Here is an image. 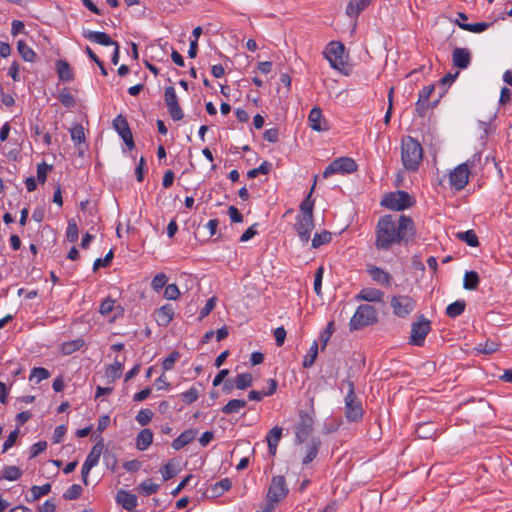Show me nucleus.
I'll return each instance as SVG.
<instances>
[{
	"label": "nucleus",
	"mask_w": 512,
	"mask_h": 512,
	"mask_svg": "<svg viewBox=\"0 0 512 512\" xmlns=\"http://www.w3.org/2000/svg\"><path fill=\"white\" fill-rule=\"evenodd\" d=\"M319 447H320V440L319 439L312 438L309 441V443L306 445L305 457L302 460V463L304 465L309 464L310 462H312L316 458V456L318 454V451H319Z\"/></svg>",
	"instance_id": "nucleus-26"
},
{
	"label": "nucleus",
	"mask_w": 512,
	"mask_h": 512,
	"mask_svg": "<svg viewBox=\"0 0 512 512\" xmlns=\"http://www.w3.org/2000/svg\"><path fill=\"white\" fill-rule=\"evenodd\" d=\"M52 169L51 165L41 162L37 165V179L39 182L44 183L46 181L47 172Z\"/></svg>",
	"instance_id": "nucleus-62"
},
{
	"label": "nucleus",
	"mask_w": 512,
	"mask_h": 512,
	"mask_svg": "<svg viewBox=\"0 0 512 512\" xmlns=\"http://www.w3.org/2000/svg\"><path fill=\"white\" fill-rule=\"evenodd\" d=\"M79 229L74 220L68 221L66 229V238L69 242H76L78 240Z\"/></svg>",
	"instance_id": "nucleus-53"
},
{
	"label": "nucleus",
	"mask_w": 512,
	"mask_h": 512,
	"mask_svg": "<svg viewBox=\"0 0 512 512\" xmlns=\"http://www.w3.org/2000/svg\"><path fill=\"white\" fill-rule=\"evenodd\" d=\"M50 375L51 374L48 369L43 367H34L30 372L29 380L34 384H39L41 381L48 379Z\"/></svg>",
	"instance_id": "nucleus-37"
},
{
	"label": "nucleus",
	"mask_w": 512,
	"mask_h": 512,
	"mask_svg": "<svg viewBox=\"0 0 512 512\" xmlns=\"http://www.w3.org/2000/svg\"><path fill=\"white\" fill-rule=\"evenodd\" d=\"M215 305H216V297L209 298L206 301L204 307H202L199 312L200 318L202 319V318L207 317L211 313V311L214 309Z\"/></svg>",
	"instance_id": "nucleus-63"
},
{
	"label": "nucleus",
	"mask_w": 512,
	"mask_h": 512,
	"mask_svg": "<svg viewBox=\"0 0 512 512\" xmlns=\"http://www.w3.org/2000/svg\"><path fill=\"white\" fill-rule=\"evenodd\" d=\"M323 274H324V269H323V267H319V268L316 270L315 275H314L313 289H314V292H315L318 296H321V295H322L321 288H322Z\"/></svg>",
	"instance_id": "nucleus-59"
},
{
	"label": "nucleus",
	"mask_w": 512,
	"mask_h": 512,
	"mask_svg": "<svg viewBox=\"0 0 512 512\" xmlns=\"http://www.w3.org/2000/svg\"><path fill=\"white\" fill-rule=\"evenodd\" d=\"M384 293L376 288H363L355 295V300L380 303L383 301Z\"/></svg>",
	"instance_id": "nucleus-19"
},
{
	"label": "nucleus",
	"mask_w": 512,
	"mask_h": 512,
	"mask_svg": "<svg viewBox=\"0 0 512 512\" xmlns=\"http://www.w3.org/2000/svg\"><path fill=\"white\" fill-rule=\"evenodd\" d=\"M153 442V433L150 429L141 430L136 437V448L139 451L146 450Z\"/></svg>",
	"instance_id": "nucleus-25"
},
{
	"label": "nucleus",
	"mask_w": 512,
	"mask_h": 512,
	"mask_svg": "<svg viewBox=\"0 0 512 512\" xmlns=\"http://www.w3.org/2000/svg\"><path fill=\"white\" fill-rule=\"evenodd\" d=\"M104 445L102 442L96 443L90 450L89 454L86 457L85 462L89 463L92 466H97L100 460V456L103 452Z\"/></svg>",
	"instance_id": "nucleus-35"
},
{
	"label": "nucleus",
	"mask_w": 512,
	"mask_h": 512,
	"mask_svg": "<svg viewBox=\"0 0 512 512\" xmlns=\"http://www.w3.org/2000/svg\"><path fill=\"white\" fill-rule=\"evenodd\" d=\"M415 203L413 197L406 191L397 190L386 194L381 200V205L394 211H403Z\"/></svg>",
	"instance_id": "nucleus-5"
},
{
	"label": "nucleus",
	"mask_w": 512,
	"mask_h": 512,
	"mask_svg": "<svg viewBox=\"0 0 512 512\" xmlns=\"http://www.w3.org/2000/svg\"><path fill=\"white\" fill-rule=\"evenodd\" d=\"M317 356H318V343H317V341H314L311 344L307 354L303 358V362H302L303 367L310 368L314 364L315 360L317 359Z\"/></svg>",
	"instance_id": "nucleus-39"
},
{
	"label": "nucleus",
	"mask_w": 512,
	"mask_h": 512,
	"mask_svg": "<svg viewBox=\"0 0 512 512\" xmlns=\"http://www.w3.org/2000/svg\"><path fill=\"white\" fill-rule=\"evenodd\" d=\"M139 489L141 493H143L146 496H149L158 491L159 485L151 480H145L139 485Z\"/></svg>",
	"instance_id": "nucleus-52"
},
{
	"label": "nucleus",
	"mask_w": 512,
	"mask_h": 512,
	"mask_svg": "<svg viewBox=\"0 0 512 512\" xmlns=\"http://www.w3.org/2000/svg\"><path fill=\"white\" fill-rule=\"evenodd\" d=\"M459 238L470 247H476L479 244L478 237L473 230L459 233Z\"/></svg>",
	"instance_id": "nucleus-49"
},
{
	"label": "nucleus",
	"mask_w": 512,
	"mask_h": 512,
	"mask_svg": "<svg viewBox=\"0 0 512 512\" xmlns=\"http://www.w3.org/2000/svg\"><path fill=\"white\" fill-rule=\"evenodd\" d=\"M434 87L431 85L424 86L422 90L419 92L418 101L416 103L417 109L424 108L425 104L428 102Z\"/></svg>",
	"instance_id": "nucleus-47"
},
{
	"label": "nucleus",
	"mask_w": 512,
	"mask_h": 512,
	"mask_svg": "<svg viewBox=\"0 0 512 512\" xmlns=\"http://www.w3.org/2000/svg\"><path fill=\"white\" fill-rule=\"evenodd\" d=\"M271 163L264 161L257 168L251 169L247 172L248 178H254L259 174H268L271 170Z\"/></svg>",
	"instance_id": "nucleus-51"
},
{
	"label": "nucleus",
	"mask_w": 512,
	"mask_h": 512,
	"mask_svg": "<svg viewBox=\"0 0 512 512\" xmlns=\"http://www.w3.org/2000/svg\"><path fill=\"white\" fill-rule=\"evenodd\" d=\"M17 50L24 61H26V62L34 61V59L36 57V53L24 41H22V40L18 41Z\"/></svg>",
	"instance_id": "nucleus-38"
},
{
	"label": "nucleus",
	"mask_w": 512,
	"mask_h": 512,
	"mask_svg": "<svg viewBox=\"0 0 512 512\" xmlns=\"http://www.w3.org/2000/svg\"><path fill=\"white\" fill-rule=\"evenodd\" d=\"M115 500L117 504L121 505L127 511L133 510L138 505L137 496L123 489L117 492Z\"/></svg>",
	"instance_id": "nucleus-18"
},
{
	"label": "nucleus",
	"mask_w": 512,
	"mask_h": 512,
	"mask_svg": "<svg viewBox=\"0 0 512 512\" xmlns=\"http://www.w3.org/2000/svg\"><path fill=\"white\" fill-rule=\"evenodd\" d=\"M113 128L118 133V135L121 137V139L124 141V143L127 145V147L131 150L135 147V143L133 140V135L130 130L129 124L127 119L120 115H117L113 122H112Z\"/></svg>",
	"instance_id": "nucleus-14"
},
{
	"label": "nucleus",
	"mask_w": 512,
	"mask_h": 512,
	"mask_svg": "<svg viewBox=\"0 0 512 512\" xmlns=\"http://www.w3.org/2000/svg\"><path fill=\"white\" fill-rule=\"evenodd\" d=\"M423 159V149L419 141L411 136H406L401 143L402 164L408 171H417Z\"/></svg>",
	"instance_id": "nucleus-2"
},
{
	"label": "nucleus",
	"mask_w": 512,
	"mask_h": 512,
	"mask_svg": "<svg viewBox=\"0 0 512 512\" xmlns=\"http://www.w3.org/2000/svg\"><path fill=\"white\" fill-rule=\"evenodd\" d=\"M231 486V480L229 478H223L211 486V491L214 496H220L224 492L228 491Z\"/></svg>",
	"instance_id": "nucleus-43"
},
{
	"label": "nucleus",
	"mask_w": 512,
	"mask_h": 512,
	"mask_svg": "<svg viewBox=\"0 0 512 512\" xmlns=\"http://www.w3.org/2000/svg\"><path fill=\"white\" fill-rule=\"evenodd\" d=\"M452 61L455 67L466 69L471 61V54L467 48H455L452 53Z\"/></svg>",
	"instance_id": "nucleus-20"
},
{
	"label": "nucleus",
	"mask_w": 512,
	"mask_h": 512,
	"mask_svg": "<svg viewBox=\"0 0 512 512\" xmlns=\"http://www.w3.org/2000/svg\"><path fill=\"white\" fill-rule=\"evenodd\" d=\"M153 412L150 409H141L136 415V421L141 426H146L153 418Z\"/></svg>",
	"instance_id": "nucleus-54"
},
{
	"label": "nucleus",
	"mask_w": 512,
	"mask_h": 512,
	"mask_svg": "<svg viewBox=\"0 0 512 512\" xmlns=\"http://www.w3.org/2000/svg\"><path fill=\"white\" fill-rule=\"evenodd\" d=\"M282 436V428L275 426L269 430L266 435L268 451L271 456H274L277 452V446Z\"/></svg>",
	"instance_id": "nucleus-23"
},
{
	"label": "nucleus",
	"mask_w": 512,
	"mask_h": 512,
	"mask_svg": "<svg viewBox=\"0 0 512 512\" xmlns=\"http://www.w3.org/2000/svg\"><path fill=\"white\" fill-rule=\"evenodd\" d=\"M431 330V322L423 315L417 318V321L411 324V333L409 342L410 344L422 347L425 343V338Z\"/></svg>",
	"instance_id": "nucleus-7"
},
{
	"label": "nucleus",
	"mask_w": 512,
	"mask_h": 512,
	"mask_svg": "<svg viewBox=\"0 0 512 512\" xmlns=\"http://www.w3.org/2000/svg\"><path fill=\"white\" fill-rule=\"evenodd\" d=\"M465 306L463 300H457L447 306L446 314L451 318H456L464 312Z\"/></svg>",
	"instance_id": "nucleus-40"
},
{
	"label": "nucleus",
	"mask_w": 512,
	"mask_h": 512,
	"mask_svg": "<svg viewBox=\"0 0 512 512\" xmlns=\"http://www.w3.org/2000/svg\"><path fill=\"white\" fill-rule=\"evenodd\" d=\"M162 478L164 481L170 480L177 474V469L171 463H167L161 469Z\"/></svg>",
	"instance_id": "nucleus-64"
},
{
	"label": "nucleus",
	"mask_w": 512,
	"mask_h": 512,
	"mask_svg": "<svg viewBox=\"0 0 512 512\" xmlns=\"http://www.w3.org/2000/svg\"><path fill=\"white\" fill-rule=\"evenodd\" d=\"M367 273L369 274L371 279L377 284L388 287L392 283V276L380 267H377L375 265H368Z\"/></svg>",
	"instance_id": "nucleus-17"
},
{
	"label": "nucleus",
	"mask_w": 512,
	"mask_h": 512,
	"mask_svg": "<svg viewBox=\"0 0 512 512\" xmlns=\"http://www.w3.org/2000/svg\"><path fill=\"white\" fill-rule=\"evenodd\" d=\"M123 371V363L118 360H115L114 363L110 364L105 371V376L108 382H114L118 379Z\"/></svg>",
	"instance_id": "nucleus-32"
},
{
	"label": "nucleus",
	"mask_w": 512,
	"mask_h": 512,
	"mask_svg": "<svg viewBox=\"0 0 512 512\" xmlns=\"http://www.w3.org/2000/svg\"><path fill=\"white\" fill-rule=\"evenodd\" d=\"M82 494V487L78 484L71 485L63 494V497L67 500H75Z\"/></svg>",
	"instance_id": "nucleus-55"
},
{
	"label": "nucleus",
	"mask_w": 512,
	"mask_h": 512,
	"mask_svg": "<svg viewBox=\"0 0 512 512\" xmlns=\"http://www.w3.org/2000/svg\"><path fill=\"white\" fill-rule=\"evenodd\" d=\"M313 189H314V186L311 188L310 192L307 194V196L301 202L300 212L298 215L313 216V209H314V200L312 199Z\"/></svg>",
	"instance_id": "nucleus-36"
},
{
	"label": "nucleus",
	"mask_w": 512,
	"mask_h": 512,
	"mask_svg": "<svg viewBox=\"0 0 512 512\" xmlns=\"http://www.w3.org/2000/svg\"><path fill=\"white\" fill-rule=\"evenodd\" d=\"M415 236L414 222L411 217L384 215L378 219L375 227V247L387 251L394 245L408 243Z\"/></svg>",
	"instance_id": "nucleus-1"
},
{
	"label": "nucleus",
	"mask_w": 512,
	"mask_h": 512,
	"mask_svg": "<svg viewBox=\"0 0 512 512\" xmlns=\"http://www.w3.org/2000/svg\"><path fill=\"white\" fill-rule=\"evenodd\" d=\"M417 436L421 439H430L436 433V426L434 423L425 422L418 425L415 430Z\"/></svg>",
	"instance_id": "nucleus-31"
},
{
	"label": "nucleus",
	"mask_w": 512,
	"mask_h": 512,
	"mask_svg": "<svg viewBox=\"0 0 512 512\" xmlns=\"http://www.w3.org/2000/svg\"><path fill=\"white\" fill-rule=\"evenodd\" d=\"M456 23L460 28H462L466 31H469V32H473V33H481L489 27V24L486 22H477L474 24H468V23H463V22H460L459 20H456Z\"/></svg>",
	"instance_id": "nucleus-42"
},
{
	"label": "nucleus",
	"mask_w": 512,
	"mask_h": 512,
	"mask_svg": "<svg viewBox=\"0 0 512 512\" xmlns=\"http://www.w3.org/2000/svg\"><path fill=\"white\" fill-rule=\"evenodd\" d=\"M308 125L316 132H326L330 129L329 122L323 116L322 110L315 106L313 107L308 115Z\"/></svg>",
	"instance_id": "nucleus-16"
},
{
	"label": "nucleus",
	"mask_w": 512,
	"mask_h": 512,
	"mask_svg": "<svg viewBox=\"0 0 512 512\" xmlns=\"http://www.w3.org/2000/svg\"><path fill=\"white\" fill-rule=\"evenodd\" d=\"M480 282V278L477 272L475 271H466L463 278V288L466 290H475L477 289Z\"/></svg>",
	"instance_id": "nucleus-33"
},
{
	"label": "nucleus",
	"mask_w": 512,
	"mask_h": 512,
	"mask_svg": "<svg viewBox=\"0 0 512 512\" xmlns=\"http://www.w3.org/2000/svg\"><path fill=\"white\" fill-rule=\"evenodd\" d=\"M332 240V234L329 231H322L321 233H316L312 238V247L319 248L320 246L329 243Z\"/></svg>",
	"instance_id": "nucleus-44"
},
{
	"label": "nucleus",
	"mask_w": 512,
	"mask_h": 512,
	"mask_svg": "<svg viewBox=\"0 0 512 512\" xmlns=\"http://www.w3.org/2000/svg\"><path fill=\"white\" fill-rule=\"evenodd\" d=\"M182 401L186 404H192L199 397V390L195 386L190 387L187 391L180 394Z\"/></svg>",
	"instance_id": "nucleus-48"
},
{
	"label": "nucleus",
	"mask_w": 512,
	"mask_h": 512,
	"mask_svg": "<svg viewBox=\"0 0 512 512\" xmlns=\"http://www.w3.org/2000/svg\"><path fill=\"white\" fill-rule=\"evenodd\" d=\"M58 99L66 108H71L75 105V99L67 89L59 93Z\"/></svg>",
	"instance_id": "nucleus-56"
},
{
	"label": "nucleus",
	"mask_w": 512,
	"mask_h": 512,
	"mask_svg": "<svg viewBox=\"0 0 512 512\" xmlns=\"http://www.w3.org/2000/svg\"><path fill=\"white\" fill-rule=\"evenodd\" d=\"M469 181L468 163L459 164L449 174L450 186L456 190H462Z\"/></svg>",
	"instance_id": "nucleus-11"
},
{
	"label": "nucleus",
	"mask_w": 512,
	"mask_h": 512,
	"mask_svg": "<svg viewBox=\"0 0 512 512\" xmlns=\"http://www.w3.org/2000/svg\"><path fill=\"white\" fill-rule=\"evenodd\" d=\"M180 295L179 288L176 284H168L165 286L164 297L168 300H176Z\"/></svg>",
	"instance_id": "nucleus-60"
},
{
	"label": "nucleus",
	"mask_w": 512,
	"mask_h": 512,
	"mask_svg": "<svg viewBox=\"0 0 512 512\" xmlns=\"http://www.w3.org/2000/svg\"><path fill=\"white\" fill-rule=\"evenodd\" d=\"M348 391L344 398L345 417L348 422H360L364 415V409L361 401L355 394L354 383L347 381Z\"/></svg>",
	"instance_id": "nucleus-3"
},
{
	"label": "nucleus",
	"mask_w": 512,
	"mask_h": 512,
	"mask_svg": "<svg viewBox=\"0 0 512 512\" xmlns=\"http://www.w3.org/2000/svg\"><path fill=\"white\" fill-rule=\"evenodd\" d=\"M56 69L59 79L63 82H70L73 79V73L70 65L64 60L56 62Z\"/></svg>",
	"instance_id": "nucleus-30"
},
{
	"label": "nucleus",
	"mask_w": 512,
	"mask_h": 512,
	"mask_svg": "<svg viewBox=\"0 0 512 512\" xmlns=\"http://www.w3.org/2000/svg\"><path fill=\"white\" fill-rule=\"evenodd\" d=\"M83 36L89 41L99 45L110 46L115 44V41H113L111 37L105 32L87 30L83 32Z\"/></svg>",
	"instance_id": "nucleus-21"
},
{
	"label": "nucleus",
	"mask_w": 512,
	"mask_h": 512,
	"mask_svg": "<svg viewBox=\"0 0 512 512\" xmlns=\"http://www.w3.org/2000/svg\"><path fill=\"white\" fill-rule=\"evenodd\" d=\"M85 342L82 338L66 341L61 345V352L64 355H70L84 346Z\"/></svg>",
	"instance_id": "nucleus-34"
},
{
	"label": "nucleus",
	"mask_w": 512,
	"mask_h": 512,
	"mask_svg": "<svg viewBox=\"0 0 512 512\" xmlns=\"http://www.w3.org/2000/svg\"><path fill=\"white\" fill-rule=\"evenodd\" d=\"M357 170L356 162L350 157H339L333 160L323 171V177L334 174H351Z\"/></svg>",
	"instance_id": "nucleus-8"
},
{
	"label": "nucleus",
	"mask_w": 512,
	"mask_h": 512,
	"mask_svg": "<svg viewBox=\"0 0 512 512\" xmlns=\"http://www.w3.org/2000/svg\"><path fill=\"white\" fill-rule=\"evenodd\" d=\"M71 139L75 144H80L85 141L84 129L81 125L74 126L70 130Z\"/></svg>",
	"instance_id": "nucleus-58"
},
{
	"label": "nucleus",
	"mask_w": 512,
	"mask_h": 512,
	"mask_svg": "<svg viewBox=\"0 0 512 512\" xmlns=\"http://www.w3.org/2000/svg\"><path fill=\"white\" fill-rule=\"evenodd\" d=\"M268 384L271 385V389H267L264 391H256L252 390L248 393V398L251 401H261L264 397L271 396L275 393L277 389V382L274 379H269Z\"/></svg>",
	"instance_id": "nucleus-27"
},
{
	"label": "nucleus",
	"mask_w": 512,
	"mask_h": 512,
	"mask_svg": "<svg viewBox=\"0 0 512 512\" xmlns=\"http://www.w3.org/2000/svg\"><path fill=\"white\" fill-rule=\"evenodd\" d=\"M253 377L251 373H241L234 379L235 388L244 390L252 385Z\"/></svg>",
	"instance_id": "nucleus-41"
},
{
	"label": "nucleus",
	"mask_w": 512,
	"mask_h": 512,
	"mask_svg": "<svg viewBox=\"0 0 512 512\" xmlns=\"http://www.w3.org/2000/svg\"><path fill=\"white\" fill-rule=\"evenodd\" d=\"M166 282V275L164 273H158L153 277L151 287L154 291L159 292L163 287H165Z\"/></svg>",
	"instance_id": "nucleus-57"
},
{
	"label": "nucleus",
	"mask_w": 512,
	"mask_h": 512,
	"mask_svg": "<svg viewBox=\"0 0 512 512\" xmlns=\"http://www.w3.org/2000/svg\"><path fill=\"white\" fill-rule=\"evenodd\" d=\"M180 358V353L178 351H172L166 356L162 361V368L164 371L172 370L176 361Z\"/></svg>",
	"instance_id": "nucleus-50"
},
{
	"label": "nucleus",
	"mask_w": 512,
	"mask_h": 512,
	"mask_svg": "<svg viewBox=\"0 0 512 512\" xmlns=\"http://www.w3.org/2000/svg\"><path fill=\"white\" fill-rule=\"evenodd\" d=\"M174 314V307L172 304H165L161 306L156 312L158 324L167 326L173 320Z\"/></svg>",
	"instance_id": "nucleus-24"
},
{
	"label": "nucleus",
	"mask_w": 512,
	"mask_h": 512,
	"mask_svg": "<svg viewBox=\"0 0 512 512\" xmlns=\"http://www.w3.org/2000/svg\"><path fill=\"white\" fill-rule=\"evenodd\" d=\"M289 488L285 477L282 475L273 476L269 484L266 500L279 504L288 495Z\"/></svg>",
	"instance_id": "nucleus-9"
},
{
	"label": "nucleus",
	"mask_w": 512,
	"mask_h": 512,
	"mask_svg": "<svg viewBox=\"0 0 512 512\" xmlns=\"http://www.w3.org/2000/svg\"><path fill=\"white\" fill-rule=\"evenodd\" d=\"M378 320L377 310L368 304H362L357 307L355 313L349 321L351 331L359 330L369 325H373Z\"/></svg>",
	"instance_id": "nucleus-4"
},
{
	"label": "nucleus",
	"mask_w": 512,
	"mask_h": 512,
	"mask_svg": "<svg viewBox=\"0 0 512 512\" xmlns=\"http://www.w3.org/2000/svg\"><path fill=\"white\" fill-rule=\"evenodd\" d=\"M196 435L197 430L187 429L172 441L171 446L176 451L181 450L183 447L191 443L196 438Z\"/></svg>",
	"instance_id": "nucleus-22"
},
{
	"label": "nucleus",
	"mask_w": 512,
	"mask_h": 512,
	"mask_svg": "<svg viewBox=\"0 0 512 512\" xmlns=\"http://www.w3.org/2000/svg\"><path fill=\"white\" fill-rule=\"evenodd\" d=\"M165 103L168 109V112L171 118L174 121H179L183 118L184 114L179 105L178 97L176 94V90L173 86H168L165 88L164 93Z\"/></svg>",
	"instance_id": "nucleus-12"
},
{
	"label": "nucleus",
	"mask_w": 512,
	"mask_h": 512,
	"mask_svg": "<svg viewBox=\"0 0 512 512\" xmlns=\"http://www.w3.org/2000/svg\"><path fill=\"white\" fill-rule=\"evenodd\" d=\"M324 58L329 62L331 68L342 71L346 65L345 47L339 41H331L323 52Z\"/></svg>",
	"instance_id": "nucleus-6"
},
{
	"label": "nucleus",
	"mask_w": 512,
	"mask_h": 512,
	"mask_svg": "<svg viewBox=\"0 0 512 512\" xmlns=\"http://www.w3.org/2000/svg\"><path fill=\"white\" fill-rule=\"evenodd\" d=\"M313 216L297 215L295 222V230L302 243H308L311 237V232L314 229Z\"/></svg>",
	"instance_id": "nucleus-13"
},
{
	"label": "nucleus",
	"mask_w": 512,
	"mask_h": 512,
	"mask_svg": "<svg viewBox=\"0 0 512 512\" xmlns=\"http://www.w3.org/2000/svg\"><path fill=\"white\" fill-rule=\"evenodd\" d=\"M369 2H348L346 13L349 17H357L363 11Z\"/></svg>",
	"instance_id": "nucleus-46"
},
{
	"label": "nucleus",
	"mask_w": 512,
	"mask_h": 512,
	"mask_svg": "<svg viewBox=\"0 0 512 512\" xmlns=\"http://www.w3.org/2000/svg\"><path fill=\"white\" fill-rule=\"evenodd\" d=\"M314 420L308 414H300V420L295 427V436L298 443L305 442L313 431Z\"/></svg>",
	"instance_id": "nucleus-15"
},
{
	"label": "nucleus",
	"mask_w": 512,
	"mask_h": 512,
	"mask_svg": "<svg viewBox=\"0 0 512 512\" xmlns=\"http://www.w3.org/2000/svg\"><path fill=\"white\" fill-rule=\"evenodd\" d=\"M22 475V470L17 466H6L2 472V478L8 481H16Z\"/></svg>",
	"instance_id": "nucleus-45"
},
{
	"label": "nucleus",
	"mask_w": 512,
	"mask_h": 512,
	"mask_svg": "<svg viewBox=\"0 0 512 512\" xmlns=\"http://www.w3.org/2000/svg\"><path fill=\"white\" fill-rule=\"evenodd\" d=\"M113 258V251L110 250L104 258H97L93 263V271H97L100 267H106L110 264Z\"/></svg>",
	"instance_id": "nucleus-61"
},
{
	"label": "nucleus",
	"mask_w": 512,
	"mask_h": 512,
	"mask_svg": "<svg viewBox=\"0 0 512 512\" xmlns=\"http://www.w3.org/2000/svg\"><path fill=\"white\" fill-rule=\"evenodd\" d=\"M50 491H51V484L50 483H46V484H43L41 486L34 485L30 489V492H31L30 497L26 496V501L27 502H34V501L38 500L39 498H41L42 496H45V495L49 494Z\"/></svg>",
	"instance_id": "nucleus-29"
},
{
	"label": "nucleus",
	"mask_w": 512,
	"mask_h": 512,
	"mask_svg": "<svg viewBox=\"0 0 512 512\" xmlns=\"http://www.w3.org/2000/svg\"><path fill=\"white\" fill-rule=\"evenodd\" d=\"M393 314L399 318L407 317L416 306V302L406 295L393 296L390 302Z\"/></svg>",
	"instance_id": "nucleus-10"
},
{
	"label": "nucleus",
	"mask_w": 512,
	"mask_h": 512,
	"mask_svg": "<svg viewBox=\"0 0 512 512\" xmlns=\"http://www.w3.org/2000/svg\"><path fill=\"white\" fill-rule=\"evenodd\" d=\"M246 405H247V402L243 399H232V400L228 401V403L222 407L221 412L225 415L237 414Z\"/></svg>",
	"instance_id": "nucleus-28"
}]
</instances>
